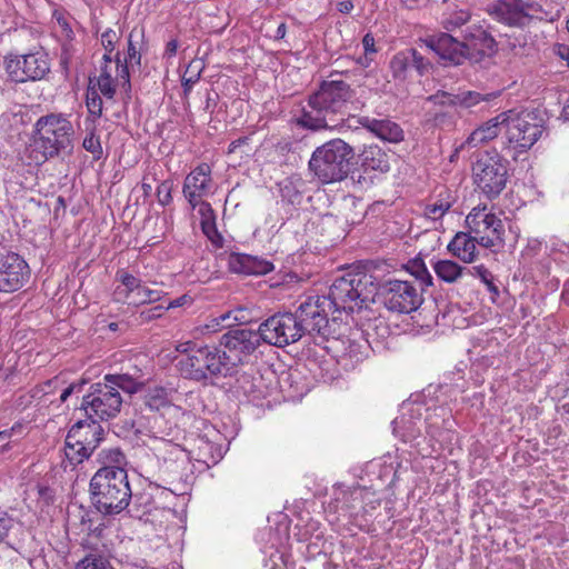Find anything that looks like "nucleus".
Returning a JSON list of instances; mask_svg holds the SVG:
<instances>
[{
  "label": "nucleus",
  "mask_w": 569,
  "mask_h": 569,
  "mask_svg": "<svg viewBox=\"0 0 569 569\" xmlns=\"http://www.w3.org/2000/svg\"><path fill=\"white\" fill-rule=\"evenodd\" d=\"M505 134L502 137V151L515 161L527 153L540 139L543 128L533 112L507 111Z\"/></svg>",
  "instance_id": "nucleus-5"
},
{
  "label": "nucleus",
  "mask_w": 569,
  "mask_h": 569,
  "mask_svg": "<svg viewBox=\"0 0 569 569\" xmlns=\"http://www.w3.org/2000/svg\"><path fill=\"white\" fill-rule=\"evenodd\" d=\"M232 315H233V320L238 323L243 325V323H248L251 321L246 308H238L232 312H227V313L222 315L220 318L222 321H224V320L229 319Z\"/></svg>",
  "instance_id": "nucleus-57"
},
{
  "label": "nucleus",
  "mask_w": 569,
  "mask_h": 569,
  "mask_svg": "<svg viewBox=\"0 0 569 569\" xmlns=\"http://www.w3.org/2000/svg\"><path fill=\"white\" fill-rule=\"evenodd\" d=\"M202 355L199 350H194L189 356H181L177 363L176 368L184 379L201 383L204 386L206 371H202Z\"/></svg>",
  "instance_id": "nucleus-27"
},
{
  "label": "nucleus",
  "mask_w": 569,
  "mask_h": 569,
  "mask_svg": "<svg viewBox=\"0 0 569 569\" xmlns=\"http://www.w3.org/2000/svg\"><path fill=\"white\" fill-rule=\"evenodd\" d=\"M99 422L100 421L88 417L84 420H78L69 429L66 438L73 441L72 443L77 446L82 445L91 451H94L101 442L104 432Z\"/></svg>",
  "instance_id": "nucleus-19"
},
{
  "label": "nucleus",
  "mask_w": 569,
  "mask_h": 569,
  "mask_svg": "<svg viewBox=\"0 0 569 569\" xmlns=\"http://www.w3.org/2000/svg\"><path fill=\"white\" fill-rule=\"evenodd\" d=\"M362 346L348 340V346L345 348V352L342 355L343 358H349L353 362H359L363 359V352L361 351Z\"/></svg>",
  "instance_id": "nucleus-51"
},
{
  "label": "nucleus",
  "mask_w": 569,
  "mask_h": 569,
  "mask_svg": "<svg viewBox=\"0 0 569 569\" xmlns=\"http://www.w3.org/2000/svg\"><path fill=\"white\" fill-rule=\"evenodd\" d=\"M463 42L469 46V56L467 59L480 61L481 58H490L497 52V42L493 37L482 27H468L465 31Z\"/></svg>",
  "instance_id": "nucleus-18"
},
{
  "label": "nucleus",
  "mask_w": 569,
  "mask_h": 569,
  "mask_svg": "<svg viewBox=\"0 0 569 569\" xmlns=\"http://www.w3.org/2000/svg\"><path fill=\"white\" fill-rule=\"evenodd\" d=\"M466 224L470 233L476 236L491 230L499 233L500 229L503 228L502 221L496 214L487 212L486 207L473 208L466 218Z\"/></svg>",
  "instance_id": "nucleus-24"
},
{
  "label": "nucleus",
  "mask_w": 569,
  "mask_h": 569,
  "mask_svg": "<svg viewBox=\"0 0 569 569\" xmlns=\"http://www.w3.org/2000/svg\"><path fill=\"white\" fill-rule=\"evenodd\" d=\"M227 261L229 270L234 273L260 276L273 270L270 261L246 253L231 252Z\"/></svg>",
  "instance_id": "nucleus-21"
},
{
  "label": "nucleus",
  "mask_w": 569,
  "mask_h": 569,
  "mask_svg": "<svg viewBox=\"0 0 569 569\" xmlns=\"http://www.w3.org/2000/svg\"><path fill=\"white\" fill-rule=\"evenodd\" d=\"M410 68L418 71L419 74H425L429 71L431 63L416 49L407 50Z\"/></svg>",
  "instance_id": "nucleus-41"
},
{
  "label": "nucleus",
  "mask_w": 569,
  "mask_h": 569,
  "mask_svg": "<svg viewBox=\"0 0 569 569\" xmlns=\"http://www.w3.org/2000/svg\"><path fill=\"white\" fill-rule=\"evenodd\" d=\"M425 43L445 64L459 66L469 56V44L446 32L428 36Z\"/></svg>",
  "instance_id": "nucleus-15"
},
{
  "label": "nucleus",
  "mask_w": 569,
  "mask_h": 569,
  "mask_svg": "<svg viewBox=\"0 0 569 569\" xmlns=\"http://www.w3.org/2000/svg\"><path fill=\"white\" fill-rule=\"evenodd\" d=\"M74 52L76 50L71 43L62 44L60 53V67L62 68L66 74H68L69 72V68L72 63Z\"/></svg>",
  "instance_id": "nucleus-50"
},
{
  "label": "nucleus",
  "mask_w": 569,
  "mask_h": 569,
  "mask_svg": "<svg viewBox=\"0 0 569 569\" xmlns=\"http://www.w3.org/2000/svg\"><path fill=\"white\" fill-rule=\"evenodd\" d=\"M98 88L100 92L108 99H112L116 93V87L112 78L98 77Z\"/></svg>",
  "instance_id": "nucleus-53"
},
{
  "label": "nucleus",
  "mask_w": 569,
  "mask_h": 569,
  "mask_svg": "<svg viewBox=\"0 0 569 569\" xmlns=\"http://www.w3.org/2000/svg\"><path fill=\"white\" fill-rule=\"evenodd\" d=\"M390 68L395 78H405L407 71L410 69L407 51L395 54L390 61Z\"/></svg>",
  "instance_id": "nucleus-39"
},
{
  "label": "nucleus",
  "mask_w": 569,
  "mask_h": 569,
  "mask_svg": "<svg viewBox=\"0 0 569 569\" xmlns=\"http://www.w3.org/2000/svg\"><path fill=\"white\" fill-rule=\"evenodd\" d=\"M439 97L447 99V104H457L458 109H472L481 102L490 101L496 97L493 93H480L471 90H459L457 93H441Z\"/></svg>",
  "instance_id": "nucleus-30"
},
{
  "label": "nucleus",
  "mask_w": 569,
  "mask_h": 569,
  "mask_svg": "<svg viewBox=\"0 0 569 569\" xmlns=\"http://www.w3.org/2000/svg\"><path fill=\"white\" fill-rule=\"evenodd\" d=\"M278 186L283 202L293 207H298L302 203L307 183L299 174L284 178Z\"/></svg>",
  "instance_id": "nucleus-29"
},
{
  "label": "nucleus",
  "mask_w": 569,
  "mask_h": 569,
  "mask_svg": "<svg viewBox=\"0 0 569 569\" xmlns=\"http://www.w3.org/2000/svg\"><path fill=\"white\" fill-rule=\"evenodd\" d=\"M103 64L100 67V76L99 77H107L112 78L111 69H112V59L111 56L108 53L103 54Z\"/></svg>",
  "instance_id": "nucleus-63"
},
{
  "label": "nucleus",
  "mask_w": 569,
  "mask_h": 569,
  "mask_svg": "<svg viewBox=\"0 0 569 569\" xmlns=\"http://www.w3.org/2000/svg\"><path fill=\"white\" fill-rule=\"evenodd\" d=\"M359 159L365 172L377 171L385 173L390 170V156L377 144L365 147L359 154Z\"/></svg>",
  "instance_id": "nucleus-25"
},
{
  "label": "nucleus",
  "mask_w": 569,
  "mask_h": 569,
  "mask_svg": "<svg viewBox=\"0 0 569 569\" xmlns=\"http://www.w3.org/2000/svg\"><path fill=\"white\" fill-rule=\"evenodd\" d=\"M119 40L118 33L108 28L106 31L101 34V44L103 49L106 50V53L110 56V53L114 50V44Z\"/></svg>",
  "instance_id": "nucleus-52"
},
{
  "label": "nucleus",
  "mask_w": 569,
  "mask_h": 569,
  "mask_svg": "<svg viewBox=\"0 0 569 569\" xmlns=\"http://www.w3.org/2000/svg\"><path fill=\"white\" fill-rule=\"evenodd\" d=\"M168 402L164 388H154L147 396V403L152 408H159Z\"/></svg>",
  "instance_id": "nucleus-48"
},
{
  "label": "nucleus",
  "mask_w": 569,
  "mask_h": 569,
  "mask_svg": "<svg viewBox=\"0 0 569 569\" xmlns=\"http://www.w3.org/2000/svg\"><path fill=\"white\" fill-rule=\"evenodd\" d=\"M200 346H197V343L192 341H184L177 346V351L180 352L182 356H189L194 350H199Z\"/></svg>",
  "instance_id": "nucleus-64"
},
{
  "label": "nucleus",
  "mask_w": 569,
  "mask_h": 569,
  "mask_svg": "<svg viewBox=\"0 0 569 569\" xmlns=\"http://www.w3.org/2000/svg\"><path fill=\"white\" fill-rule=\"evenodd\" d=\"M124 61L130 64H140L141 61V54L132 43V33H130L128 39V50L127 56L124 58Z\"/></svg>",
  "instance_id": "nucleus-56"
},
{
  "label": "nucleus",
  "mask_w": 569,
  "mask_h": 569,
  "mask_svg": "<svg viewBox=\"0 0 569 569\" xmlns=\"http://www.w3.org/2000/svg\"><path fill=\"white\" fill-rule=\"evenodd\" d=\"M472 179L477 190L488 200H493L506 189L508 161L498 152H483L472 166Z\"/></svg>",
  "instance_id": "nucleus-7"
},
{
  "label": "nucleus",
  "mask_w": 569,
  "mask_h": 569,
  "mask_svg": "<svg viewBox=\"0 0 569 569\" xmlns=\"http://www.w3.org/2000/svg\"><path fill=\"white\" fill-rule=\"evenodd\" d=\"M432 268L437 277L447 282L455 283L466 273H471V270L467 267H462L457 262L448 259L438 260L432 264Z\"/></svg>",
  "instance_id": "nucleus-32"
},
{
  "label": "nucleus",
  "mask_w": 569,
  "mask_h": 569,
  "mask_svg": "<svg viewBox=\"0 0 569 569\" xmlns=\"http://www.w3.org/2000/svg\"><path fill=\"white\" fill-rule=\"evenodd\" d=\"M412 282L405 280H388L379 287L385 307L398 313H410L417 310L422 301L421 291Z\"/></svg>",
  "instance_id": "nucleus-11"
},
{
  "label": "nucleus",
  "mask_w": 569,
  "mask_h": 569,
  "mask_svg": "<svg viewBox=\"0 0 569 569\" xmlns=\"http://www.w3.org/2000/svg\"><path fill=\"white\" fill-rule=\"evenodd\" d=\"M211 189V168L208 163H200L186 177L182 192L192 209L199 204L210 208L209 203L202 202V198L210 194Z\"/></svg>",
  "instance_id": "nucleus-16"
},
{
  "label": "nucleus",
  "mask_w": 569,
  "mask_h": 569,
  "mask_svg": "<svg viewBox=\"0 0 569 569\" xmlns=\"http://www.w3.org/2000/svg\"><path fill=\"white\" fill-rule=\"evenodd\" d=\"M157 193H158L159 202L162 206L168 204L172 200L171 190L167 183H161L157 189Z\"/></svg>",
  "instance_id": "nucleus-60"
},
{
  "label": "nucleus",
  "mask_w": 569,
  "mask_h": 569,
  "mask_svg": "<svg viewBox=\"0 0 569 569\" xmlns=\"http://www.w3.org/2000/svg\"><path fill=\"white\" fill-rule=\"evenodd\" d=\"M134 297H136V300H134L136 303H140V305L152 303V302L159 301L161 299L162 291L153 290L148 287L141 286L139 288V290L137 291V293L134 295Z\"/></svg>",
  "instance_id": "nucleus-44"
},
{
  "label": "nucleus",
  "mask_w": 569,
  "mask_h": 569,
  "mask_svg": "<svg viewBox=\"0 0 569 569\" xmlns=\"http://www.w3.org/2000/svg\"><path fill=\"white\" fill-rule=\"evenodd\" d=\"M263 342V336L258 330L248 328H234L224 332L219 340V346L233 370L238 365L243 363Z\"/></svg>",
  "instance_id": "nucleus-10"
},
{
  "label": "nucleus",
  "mask_w": 569,
  "mask_h": 569,
  "mask_svg": "<svg viewBox=\"0 0 569 569\" xmlns=\"http://www.w3.org/2000/svg\"><path fill=\"white\" fill-rule=\"evenodd\" d=\"M142 376L141 369H136V373H130L129 371L114 375L108 373L103 377V381L113 387L116 391L120 392L121 390L131 396L144 387Z\"/></svg>",
  "instance_id": "nucleus-26"
},
{
  "label": "nucleus",
  "mask_w": 569,
  "mask_h": 569,
  "mask_svg": "<svg viewBox=\"0 0 569 569\" xmlns=\"http://www.w3.org/2000/svg\"><path fill=\"white\" fill-rule=\"evenodd\" d=\"M477 237L470 232H457L449 242L448 251L465 263H471L477 257Z\"/></svg>",
  "instance_id": "nucleus-28"
},
{
  "label": "nucleus",
  "mask_w": 569,
  "mask_h": 569,
  "mask_svg": "<svg viewBox=\"0 0 569 569\" xmlns=\"http://www.w3.org/2000/svg\"><path fill=\"white\" fill-rule=\"evenodd\" d=\"M263 342L283 348L299 341L303 335L295 312H279L260 323Z\"/></svg>",
  "instance_id": "nucleus-13"
},
{
  "label": "nucleus",
  "mask_w": 569,
  "mask_h": 569,
  "mask_svg": "<svg viewBox=\"0 0 569 569\" xmlns=\"http://www.w3.org/2000/svg\"><path fill=\"white\" fill-rule=\"evenodd\" d=\"M4 63L9 79L17 83L38 81L50 72L49 58L43 51L10 54L6 57Z\"/></svg>",
  "instance_id": "nucleus-12"
},
{
  "label": "nucleus",
  "mask_w": 569,
  "mask_h": 569,
  "mask_svg": "<svg viewBox=\"0 0 569 569\" xmlns=\"http://www.w3.org/2000/svg\"><path fill=\"white\" fill-rule=\"evenodd\" d=\"M116 70H117V79L119 81H121V83H120L121 87L124 90H130L131 84H130V74H129L128 62L124 61L122 63L119 52H117V54H116Z\"/></svg>",
  "instance_id": "nucleus-47"
},
{
  "label": "nucleus",
  "mask_w": 569,
  "mask_h": 569,
  "mask_svg": "<svg viewBox=\"0 0 569 569\" xmlns=\"http://www.w3.org/2000/svg\"><path fill=\"white\" fill-rule=\"evenodd\" d=\"M29 266L18 253L0 248V292H14L28 280Z\"/></svg>",
  "instance_id": "nucleus-14"
},
{
  "label": "nucleus",
  "mask_w": 569,
  "mask_h": 569,
  "mask_svg": "<svg viewBox=\"0 0 569 569\" xmlns=\"http://www.w3.org/2000/svg\"><path fill=\"white\" fill-rule=\"evenodd\" d=\"M330 302L326 296L308 297L295 311L302 335L313 337L316 345L328 341L332 333L328 320Z\"/></svg>",
  "instance_id": "nucleus-8"
},
{
  "label": "nucleus",
  "mask_w": 569,
  "mask_h": 569,
  "mask_svg": "<svg viewBox=\"0 0 569 569\" xmlns=\"http://www.w3.org/2000/svg\"><path fill=\"white\" fill-rule=\"evenodd\" d=\"M523 22L525 26L529 24L532 20H546L552 21L553 18L551 12L545 10L543 7L536 1H525L523 0Z\"/></svg>",
  "instance_id": "nucleus-34"
},
{
  "label": "nucleus",
  "mask_w": 569,
  "mask_h": 569,
  "mask_svg": "<svg viewBox=\"0 0 569 569\" xmlns=\"http://www.w3.org/2000/svg\"><path fill=\"white\" fill-rule=\"evenodd\" d=\"M451 207V203L446 200H438L435 203L426 206L425 214L433 220L440 219Z\"/></svg>",
  "instance_id": "nucleus-45"
},
{
  "label": "nucleus",
  "mask_w": 569,
  "mask_h": 569,
  "mask_svg": "<svg viewBox=\"0 0 569 569\" xmlns=\"http://www.w3.org/2000/svg\"><path fill=\"white\" fill-rule=\"evenodd\" d=\"M81 525L83 526V530L97 536L101 535L102 528L100 526L93 527L92 520L89 518V512L82 515Z\"/></svg>",
  "instance_id": "nucleus-61"
},
{
  "label": "nucleus",
  "mask_w": 569,
  "mask_h": 569,
  "mask_svg": "<svg viewBox=\"0 0 569 569\" xmlns=\"http://www.w3.org/2000/svg\"><path fill=\"white\" fill-rule=\"evenodd\" d=\"M86 104L89 112V117L94 122L102 116V99L94 88H89L87 91Z\"/></svg>",
  "instance_id": "nucleus-38"
},
{
  "label": "nucleus",
  "mask_w": 569,
  "mask_h": 569,
  "mask_svg": "<svg viewBox=\"0 0 569 569\" xmlns=\"http://www.w3.org/2000/svg\"><path fill=\"white\" fill-rule=\"evenodd\" d=\"M555 54L566 62V66L569 68V46L565 43H557L553 48Z\"/></svg>",
  "instance_id": "nucleus-62"
},
{
  "label": "nucleus",
  "mask_w": 569,
  "mask_h": 569,
  "mask_svg": "<svg viewBox=\"0 0 569 569\" xmlns=\"http://www.w3.org/2000/svg\"><path fill=\"white\" fill-rule=\"evenodd\" d=\"M523 0H497L489 6V13L508 26L525 27Z\"/></svg>",
  "instance_id": "nucleus-22"
},
{
  "label": "nucleus",
  "mask_w": 569,
  "mask_h": 569,
  "mask_svg": "<svg viewBox=\"0 0 569 569\" xmlns=\"http://www.w3.org/2000/svg\"><path fill=\"white\" fill-rule=\"evenodd\" d=\"M82 147L86 151L90 152L96 160L102 157V147L98 136L94 131H90L83 139Z\"/></svg>",
  "instance_id": "nucleus-42"
},
{
  "label": "nucleus",
  "mask_w": 569,
  "mask_h": 569,
  "mask_svg": "<svg viewBox=\"0 0 569 569\" xmlns=\"http://www.w3.org/2000/svg\"><path fill=\"white\" fill-rule=\"evenodd\" d=\"M507 121L506 112L498 114L497 117L490 119L481 127L473 130L467 140L456 149V152L463 149L466 146L470 148L478 147L493 138L498 137V134L505 130V124Z\"/></svg>",
  "instance_id": "nucleus-23"
},
{
  "label": "nucleus",
  "mask_w": 569,
  "mask_h": 569,
  "mask_svg": "<svg viewBox=\"0 0 569 569\" xmlns=\"http://www.w3.org/2000/svg\"><path fill=\"white\" fill-rule=\"evenodd\" d=\"M122 403L121 393L102 380L90 385L87 393L82 396L80 409L88 418L108 421L120 413Z\"/></svg>",
  "instance_id": "nucleus-9"
},
{
  "label": "nucleus",
  "mask_w": 569,
  "mask_h": 569,
  "mask_svg": "<svg viewBox=\"0 0 569 569\" xmlns=\"http://www.w3.org/2000/svg\"><path fill=\"white\" fill-rule=\"evenodd\" d=\"M353 157V148L345 140L335 138L313 150L308 167L322 184L341 182L349 176Z\"/></svg>",
  "instance_id": "nucleus-4"
},
{
  "label": "nucleus",
  "mask_w": 569,
  "mask_h": 569,
  "mask_svg": "<svg viewBox=\"0 0 569 569\" xmlns=\"http://www.w3.org/2000/svg\"><path fill=\"white\" fill-rule=\"evenodd\" d=\"M355 96L350 84L342 80H323L319 88L308 97L297 119V124L311 131L340 130L356 123L366 128L376 137L388 142L403 140V130L389 119H375L367 116L353 117L348 111V103Z\"/></svg>",
  "instance_id": "nucleus-1"
},
{
  "label": "nucleus",
  "mask_w": 569,
  "mask_h": 569,
  "mask_svg": "<svg viewBox=\"0 0 569 569\" xmlns=\"http://www.w3.org/2000/svg\"><path fill=\"white\" fill-rule=\"evenodd\" d=\"M469 269L471 270V273L469 274L479 277L485 284L489 283L490 280H493L492 273L483 264Z\"/></svg>",
  "instance_id": "nucleus-59"
},
{
  "label": "nucleus",
  "mask_w": 569,
  "mask_h": 569,
  "mask_svg": "<svg viewBox=\"0 0 569 569\" xmlns=\"http://www.w3.org/2000/svg\"><path fill=\"white\" fill-rule=\"evenodd\" d=\"M407 270L421 282V286L429 287L432 284V276L421 258L410 260L407 264Z\"/></svg>",
  "instance_id": "nucleus-36"
},
{
  "label": "nucleus",
  "mask_w": 569,
  "mask_h": 569,
  "mask_svg": "<svg viewBox=\"0 0 569 569\" xmlns=\"http://www.w3.org/2000/svg\"><path fill=\"white\" fill-rule=\"evenodd\" d=\"M441 93H449L445 90H438L436 93L429 96L427 101L432 103L429 110V121L440 129H452L459 118V109L457 104H447V99L439 97Z\"/></svg>",
  "instance_id": "nucleus-20"
},
{
  "label": "nucleus",
  "mask_w": 569,
  "mask_h": 569,
  "mask_svg": "<svg viewBox=\"0 0 569 569\" xmlns=\"http://www.w3.org/2000/svg\"><path fill=\"white\" fill-rule=\"evenodd\" d=\"M117 279L126 287L128 296L136 295L141 287V280L126 271H118Z\"/></svg>",
  "instance_id": "nucleus-46"
},
{
  "label": "nucleus",
  "mask_w": 569,
  "mask_h": 569,
  "mask_svg": "<svg viewBox=\"0 0 569 569\" xmlns=\"http://www.w3.org/2000/svg\"><path fill=\"white\" fill-rule=\"evenodd\" d=\"M505 228H501L499 233L493 230L482 233L477 237V243L485 248H492L503 242Z\"/></svg>",
  "instance_id": "nucleus-43"
},
{
  "label": "nucleus",
  "mask_w": 569,
  "mask_h": 569,
  "mask_svg": "<svg viewBox=\"0 0 569 569\" xmlns=\"http://www.w3.org/2000/svg\"><path fill=\"white\" fill-rule=\"evenodd\" d=\"M100 468L113 469L123 468L126 465V456L119 448H102L96 457Z\"/></svg>",
  "instance_id": "nucleus-33"
},
{
  "label": "nucleus",
  "mask_w": 569,
  "mask_h": 569,
  "mask_svg": "<svg viewBox=\"0 0 569 569\" xmlns=\"http://www.w3.org/2000/svg\"><path fill=\"white\" fill-rule=\"evenodd\" d=\"M90 500L98 512L114 516L129 506L132 497L128 472L124 468H99L90 483Z\"/></svg>",
  "instance_id": "nucleus-2"
},
{
  "label": "nucleus",
  "mask_w": 569,
  "mask_h": 569,
  "mask_svg": "<svg viewBox=\"0 0 569 569\" xmlns=\"http://www.w3.org/2000/svg\"><path fill=\"white\" fill-rule=\"evenodd\" d=\"M202 371H206L204 386H216L218 380L232 375L231 366L223 358L222 349L216 346H200Z\"/></svg>",
  "instance_id": "nucleus-17"
},
{
  "label": "nucleus",
  "mask_w": 569,
  "mask_h": 569,
  "mask_svg": "<svg viewBox=\"0 0 569 569\" xmlns=\"http://www.w3.org/2000/svg\"><path fill=\"white\" fill-rule=\"evenodd\" d=\"M13 519L6 512L0 511V542L8 536L9 530L13 527Z\"/></svg>",
  "instance_id": "nucleus-58"
},
{
  "label": "nucleus",
  "mask_w": 569,
  "mask_h": 569,
  "mask_svg": "<svg viewBox=\"0 0 569 569\" xmlns=\"http://www.w3.org/2000/svg\"><path fill=\"white\" fill-rule=\"evenodd\" d=\"M375 278L366 272L346 273L337 278L329 288L326 298L331 310L353 311L361 307L376 292Z\"/></svg>",
  "instance_id": "nucleus-6"
},
{
  "label": "nucleus",
  "mask_w": 569,
  "mask_h": 569,
  "mask_svg": "<svg viewBox=\"0 0 569 569\" xmlns=\"http://www.w3.org/2000/svg\"><path fill=\"white\" fill-rule=\"evenodd\" d=\"M166 310H167L166 306L158 305V306L142 310L140 312V318L142 321H151V320L160 318L164 313Z\"/></svg>",
  "instance_id": "nucleus-54"
},
{
  "label": "nucleus",
  "mask_w": 569,
  "mask_h": 569,
  "mask_svg": "<svg viewBox=\"0 0 569 569\" xmlns=\"http://www.w3.org/2000/svg\"><path fill=\"white\" fill-rule=\"evenodd\" d=\"M86 383H87V381H86V380H83V379H82V380L74 381V382L70 383V385H69L66 389H63V391L61 392V395H60V401H61V402H64V401H67V399H68L70 396H72V395H74V393H77V395L81 393Z\"/></svg>",
  "instance_id": "nucleus-55"
},
{
  "label": "nucleus",
  "mask_w": 569,
  "mask_h": 569,
  "mask_svg": "<svg viewBox=\"0 0 569 569\" xmlns=\"http://www.w3.org/2000/svg\"><path fill=\"white\" fill-rule=\"evenodd\" d=\"M70 439L66 438L64 440V458L61 461V467L67 470H73L78 465L82 463L84 460L89 459L93 451L84 446H77L72 443Z\"/></svg>",
  "instance_id": "nucleus-31"
},
{
  "label": "nucleus",
  "mask_w": 569,
  "mask_h": 569,
  "mask_svg": "<svg viewBox=\"0 0 569 569\" xmlns=\"http://www.w3.org/2000/svg\"><path fill=\"white\" fill-rule=\"evenodd\" d=\"M161 446H162V449H159L158 457L160 458V456H161L162 459L164 460V463L170 462V466H174L176 468H178L179 460H181L183 462V458H184L183 449L178 445H173L171 442H166V441H162Z\"/></svg>",
  "instance_id": "nucleus-37"
},
{
  "label": "nucleus",
  "mask_w": 569,
  "mask_h": 569,
  "mask_svg": "<svg viewBox=\"0 0 569 569\" xmlns=\"http://www.w3.org/2000/svg\"><path fill=\"white\" fill-rule=\"evenodd\" d=\"M76 131L68 116L48 113L34 123L33 152L37 160L69 157L73 152Z\"/></svg>",
  "instance_id": "nucleus-3"
},
{
  "label": "nucleus",
  "mask_w": 569,
  "mask_h": 569,
  "mask_svg": "<svg viewBox=\"0 0 569 569\" xmlns=\"http://www.w3.org/2000/svg\"><path fill=\"white\" fill-rule=\"evenodd\" d=\"M469 18L470 16L466 11L455 12L445 21V28L449 31L460 28L468 22Z\"/></svg>",
  "instance_id": "nucleus-49"
},
{
  "label": "nucleus",
  "mask_w": 569,
  "mask_h": 569,
  "mask_svg": "<svg viewBox=\"0 0 569 569\" xmlns=\"http://www.w3.org/2000/svg\"><path fill=\"white\" fill-rule=\"evenodd\" d=\"M202 69L203 63L200 60L191 61L188 64L181 79L184 97L189 96V93L192 90V87L200 80Z\"/></svg>",
  "instance_id": "nucleus-35"
},
{
  "label": "nucleus",
  "mask_w": 569,
  "mask_h": 569,
  "mask_svg": "<svg viewBox=\"0 0 569 569\" xmlns=\"http://www.w3.org/2000/svg\"><path fill=\"white\" fill-rule=\"evenodd\" d=\"M76 569H113L109 561L99 555H89L79 561Z\"/></svg>",
  "instance_id": "nucleus-40"
}]
</instances>
